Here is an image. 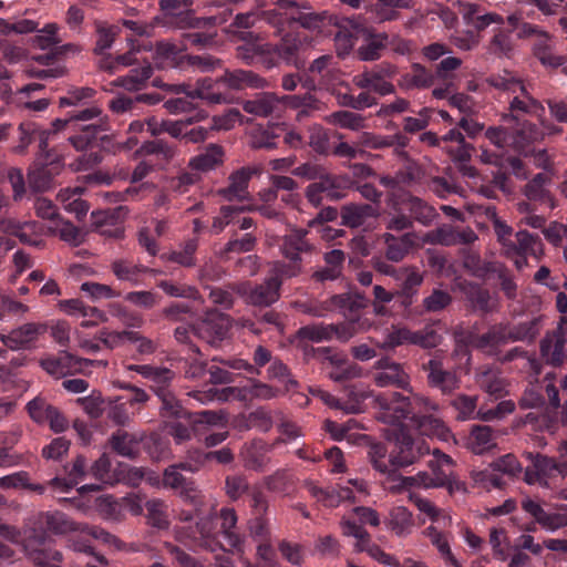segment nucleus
Wrapping results in <instances>:
<instances>
[{"label": "nucleus", "mask_w": 567, "mask_h": 567, "mask_svg": "<svg viewBox=\"0 0 567 567\" xmlns=\"http://www.w3.org/2000/svg\"><path fill=\"white\" fill-rule=\"evenodd\" d=\"M135 413L122 396L109 400L105 409L106 417L118 426L128 425Z\"/></svg>", "instance_id": "nucleus-51"}, {"label": "nucleus", "mask_w": 567, "mask_h": 567, "mask_svg": "<svg viewBox=\"0 0 567 567\" xmlns=\"http://www.w3.org/2000/svg\"><path fill=\"white\" fill-rule=\"evenodd\" d=\"M377 216V208L371 204H348L341 207V225L358 228L363 226L369 218Z\"/></svg>", "instance_id": "nucleus-38"}, {"label": "nucleus", "mask_w": 567, "mask_h": 567, "mask_svg": "<svg viewBox=\"0 0 567 567\" xmlns=\"http://www.w3.org/2000/svg\"><path fill=\"white\" fill-rule=\"evenodd\" d=\"M156 396L161 402L159 414L164 419H190V413L182 405L173 389L168 392H161V394Z\"/></svg>", "instance_id": "nucleus-46"}, {"label": "nucleus", "mask_w": 567, "mask_h": 567, "mask_svg": "<svg viewBox=\"0 0 567 567\" xmlns=\"http://www.w3.org/2000/svg\"><path fill=\"white\" fill-rule=\"evenodd\" d=\"M167 89L176 94H185V96L173 97L164 102V107L172 114L190 111L194 106L193 100L199 99L193 96L194 87L190 84H172Z\"/></svg>", "instance_id": "nucleus-44"}, {"label": "nucleus", "mask_w": 567, "mask_h": 567, "mask_svg": "<svg viewBox=\"0 0 567 567\" xmlns=\"http://www.w3.org/2000/svg\"><path fill=\"white\" fill-rule=\"evenodd\" d=\"M379 406L377 420L385 425H401L416 431L421 436L440 435L443 422L432 414L437 404L417 393H380L375 396Z\"/></svg>", "instance_id": "nucleus-2"}, {"label": "nucleus", "mask_w": 567, "mask_h": 567, "mask_svg": "<svg viewBox=\"0 0 567 567\" xmlns=\"http://www.w3.org/2000/svg\"><path fill=\"white\" fill-rule=\"evenodd\" d=\"M520 505L522 509L546 530L554 532L567 526V505H561L556 513L546 512L538 502L530 497H524Z\"/></svg>", "instance_id": "nucleus-23"}, {"label": "nucleus", "mask_w": 567, "mask_h": 567, "mask_svg": "<svg viewBox=\"0 0 567 567\" xmlns=\"http://www.w3.org/2000/svg\"><path fill=\"white\" fill-rule=\"evenodd\" d=\"M142 433H132L118 429L107 440L110 449L122 457L134 460L140 455Z\"/></svg>", "instance_id": "nucleus-26"}, {"label": "nucleus", "mask_w": 567, "mask_h": 567, "mask_svg": "<svg viewBox=\"0 0 567 567\" xmlns=\"http://www.w3.org/2000/svg\"><path fill=\"white\" fill-rule=\"evenodd\" d=\"M48 329L49 324L47 322H27L12 329L7 334L1 333L0 340L11 350H30Z\"/></svg>", "instance_id": "nucleus-16"}, {"label": "nucleus", "mask_w": 567, "mask_h": 567, "mask_svg": "<svg viewBox=\"0 0 567 567\" xmlns=\"http://www.w3.org/2000/svg\"><path fill=\"white\" fill-rule=\"evenodd\" d=\"M309 392L311 393L312 396L320 399L324 404H327L330 408L342 410L348 414H357L361 412L362 402L360 400L342 402L341 400L337 399L331 393L319 386L310 388Z\"/></svg>", "instance_id": "nucleus-56"}, {"label": "nucleus", "mask_w": 567, "mask_h": 567, "mask_svg": "<svg viewBox=\"0 0 567 567\" xmlns=\"http://www.w3.org/2000/svg\"><path fill=\"white\" fill-rule=\"evenodd\" d=\"M245 466L254 471H264L269 458L267 456V447L261 442H256L246 447L243 453Z\"/></svg>", "instance_id": "nucleus-60"}, {"label": "nucleus", "mask_w": 567, "mask_h": 567, "mask_svg": "<svg viewBox=\"0 0 567 567\" xmlns=\"http://www.w3.org/2000/svg\"><path fill=\"white\" fill-rule=\"evenodd\" d=\"M358 33H360V37L364 38V43L357 50L358 58L361 61H374L380 59L386 48L388 35L384 33H371L363 24H361L360 30L358 29Z\"/></svg>", "instance_id": "nucleus-33"}, {"label": "nucleus", "mask_w": 567, "mask_h": 567, "mask_svg": "<svg viewBox=\"0 0 567 567\" xmlns=\"http://www.w3.org/2000/svg\"><path fill=\"white\" fill-rule=\"evenodd\" d=\"M231 92L233 90L228 83V78L224 72L223 75L216 79L210 76L198 79L192 94L193 96H198L207 104H223L231 102Z\"/></svg>", "instance_id": "nucleus-18"}, {"label": "nucleus", "mask_w": 567, "mask_h": 567, "mask_svg": "<svg viewBox=\"0 0 567 567\" xmlns=\"http://www.w3.org/2000/svg\"><path fill=\"white\" fill-rule=\"evenodd\" d=\"M307 234V230L293 229L284 237L281 251L287 259L302 258V254L312 251L313 246L306 238Z\"/></svg>", "instance_id": "nucleus-39"}, {"label": "nucleus", "mask_w": 567, "mask_h": 567, "mask_svg": "<svg viewBox=\"0 0 567 567\" xmlns=\"http://www.w3.org/2000/svg\"><path fill=\"white\" fill-rule=\"evenodd\" d=\"M383 239L385 244L384 257L391 262L402 261L414 246V235L412 233L401 236L385 233Z\"/></svg>", "instance_id": "nucleus-36"}, {"label": "nucleus", "mask_w": 567, "mask_h": 567, "mask_svg": "<svg viewBox=\"0 0 567 567\" xmlns=\"http://www.w3.org/2000/svg\"><path fill=\"white\" fill-rule=\"evenodd\" d=\"M465 298L475 310L483 313H489L494 310L491 302V295L487 289H484L477 284L465 282L462 287Z\"/></svg>", "instance_id": "nucleus-48"}, {"label": "nucleus", "mask_w": 567, "mask_h": 567, "mask_svg": "<svg viewBox=\"0 0 567 567\" xmlns=\"http://www.w3.org/2000/svg\"><path fill=\"white\" fill-rule=\"evenodd\" d=\"M394 280L398 282L400 290L419 292V288L423 284L424 277L416 266L408 265L400 266L398 268V274L395 275Z\"/></svg>", "instance_id": "nucleus-55"}, {"label": "nucleus", "mask_w": 567, "mask_h": 567, "mask_svg": "<svg viewBox=\"0 0 567 567\" xmlns=\"http://www.w3.org/2000/svg\"><path fill=\"white\" fill-rule=\"evenodd\" d=\"M223 162V147L217 144H210L203 153L189 159L188 167L192 168L193 171H196L197 173H205L215 169L216 167L221 165Z\"/></svg>", "instance_id": "nucleus-41"}, {"label": "nucleus", "mask_w": 567, "mask_h": 567, "mask_svg": "<svg viewBox=\"0 0 567 567\" xmlns=\"http://www.w3.org/2000/svg\"><path fill=\"white\" fill-rule=\"evenodd\" d=\"M404 206L410 213L413 221L415 220L423 226L432 225V223L439 217V214L433 206L415 196L409 197L405 200Z\"/></svg>", "instance_id": "nucleus-47"}, {"label": "nucleus", "mask_w": 567, "mask_h": 567, "mask_svg": "<svg viewBox=\"0 0 567 567\" xmlns=\"http://www.w3.org/2000/svg\"><path fill=\"white\" fill-rule=\"evenodd\" d=\"M427 537L431 539V543L437 548L441 554V557L445 561L446 565L452 567H462V565L457 561L455 556L453 555L449 542L443 533L439 532L435 527L430 526L425 530Z\"/></svg>", "instance_id": "nucleus-62"}, {"label": "nucleus", "mask_w": 567, "mask_h": 567, "mask_svg": "<svg viewBox=\"0 0 567 567\" xmlns=\"http://www.w3.org/2000/svg\"><path fill=\"white\" fill-rule=\"evenodd\" d=\"M550 177L546 173L536 174L525 186L524 195L528 202H522L518 204L519 212H532V203L543 205L548 208L554 207V198L548 189L550 184Z\"/></svg>", "instance_id": "nucleus-22"}, {"label": "nucleus", "mask_w": 567, "mask_h": 567, "mask_svg": "<svg viewBox=\"0 0 567 567\" xmlns=\"http://www.w3.org/2000/svg\"><path fill=\"white\" fill-rule=\"evenodd\" d=\"M228 83L233 91H240L245 89H265L268 86V81L250 70L235 69L233 71H225Z\"/></svg>", "instance_id": "nucleus-43"}, {"label": "nucleus", "mask_w": 567, "mask_h": 567, "mask_svg": "<svg viewBox=\"0 0 567 567\" xmlns=\"http://www.w3.org/2000/svg\"><path fill=\"white\" fill-rule=\"evenodd\" d=\"M485 137L499 151H523L534 140V128L526 122H517L514 127H488Z\"/></svg>", "instance_id": "nucleus-7"}, {"label": "nucleus", "mask_w": 567, "mask_h": 567, "mask_svg": "<svg viewBox=\"0 0 567 567\" xmlns=\"http://www.w3.org/2000/svg\"><path fill=\"white\" fill-rule=\"evenodd\" d=\"M508 342H533L539 333L538 319L519 322L517 324L506 323Z\"/></svg>", "instance_id": "nucleus-52"}, {"label": "nucleus", "mask_w": 567, "mask_h": 567, "mask_svg": "<svg viewBox=\"0 0 567 567\" xmlns=\"http://www.w3.org/2000/svg\"><path fill=\"white\" fill-rule=\"evenodd\" d=\"M63 168L62 158L48 151L39 154L28 174L29 185L37 192L49 189Z\"/></svg>", "instance_id": "nucleus-10"}, {"label": "nucleus", "mask_w": 567, "mask_h": 567, "mask_svg": "<svg viewBox=\"0 0 567 567\" xmlns=\"http://www.w3.org/2000/svg\"><path fill=\"white\" fill-rule=\"evenodd\" d=\"M280 103V99L270 92H262L256 94L252 99L243 102V109L245 112L267 117L271 115Z\"/></svg>", "instance_id": "nucleus-40"}, {"label": "nucleus", "mask_w": 567, "mask_h": 567, "mask_svg": "<svg viewBox=\"0 0 567 567\" xmlns=\"http://www.w3.org/2000/svg\"><path fill=\"white\" fill-rule=\"evenodd\" d=\"M440 475L441 476H439V478H434L433 475L427 472H419L414 476H402L401 475V477L396 478L395 483H398L396 485L399 487H403V488H409L412 486L424 487V488L440 487V486L445 485L447 482V475L442 474V473Z\"/></svg>", "instance_id": "nucleus-54"}, {"label": "nucleus", "mask_w": 567, "mask_h": 567, "mask_svg": "<svg viewBox=\"0 0 567 567\" xmlns=\"http://www.w3.org/2000/svg\"><path fill=\"white\" fill-rule=\"evenodd\" d=\"M514 248V251H506V254H528L529 256H537V254L542 251V239L536 234L520 229L515 234Z\"/></svg>", "instance_id": "nucleus-57"}, {"label": "nucleus", "mask_w": 567, "mask_h": 567, "mask_svg": "<svg viewBox=\"0 0 567 567\" xmlns=\"http://www.w3.org/2000/svg\"><path fill=\"white\" fill-rule=\"evenodd\" d=\"M311 352L315 359L330 367L328 375L331 380L341 383L360 377L361 368L349 362L341 352L329 347L312 348Z\"/></svg>", "instance_id": "nucleus-11"}, {"label": "nucleus", "mask_w": 567, "mask_h": 567, "mask_svg": "<svg viewBox=\"0 0 567 567\" xmlns=\"http://www.w3.org/2000/svg\"><path fill=\"white\" fill-rule=\"evenodd\" d=\"M423 370L426 372L427 385L443 395H450L460 388V377L455 371L446 369L440 359H430L423 363Z\"/></svg>", "instance_id": "nucleus-19"}, {"label": "nucleus", "mask_w": 567, "mask_h": 567, "mask_svg": "<svg viewBox=\"0 0 567 567\" xmlns=\"http://www.w3.org/2000/svg\"><path fill=\"white\" fill-rule=\"evenodd\" d=\"M19 144L14 147V152L18 154H23L28 146L33 143H39V154H43L48 152V142L53 133L49 130H41V127L34 122H23L19 125Z\"/></svg>", "instance_id": "nucleus-29"}, {"label": "nucleus", "mask_w": 567, "mask_h": 567, "mask_svg": "<svg viewBox=\"0 0 567 567\" xmlns=\"http://www.w3.org/2000/svg\"><path fill=\"white\" fill-rule=\"evenodd\" d=\"M278 9L259 10L236 14L233 27L249 29L265 21L281 35L277 43H249L238 48V56L250 65H260L267 70L280 64L305 69L300 53L312 42L310 31L321 32L332 22V16L327 12L311 10L305 0H278Z\"/></svg>", "instance_id": "nucleus-1"}, {"label": "nucleus", "mask_w": 567, "mask_h": 567, "mask_svg": "<svg viewBox=\"0 0 567 567\" xmlns=\"http://www.w3.org/2000/svg\"><path fill=\"white\" fill-rule=\"evenodd\" d=\"M377 371L373 373V381L378 386H392L413 393L410 389V375L403 365L390 359H380L375 363Z\"/></svg>", "instance_id": "nucleus-20"}, {"label": "nucleus", "mask_w": 567, "mask_h": 567, "mask_svg": "<svg viewBox=\"0 0 567 567\" xmlns=\"http://www.w3.org/2000/svg\"><path fill=\"white\" fill-rule=\"evenodd\" d=\"M353 83L361 90H369L381 96L395 93V86L390 81L380 79V75L378 76L369 69L354 75Z\"/></svg>", "instance_id": "nucleus-42"}, {"label": "nucleus", "mask_w": 567, "mask_h": 567, "mask_svg": "<svg viewBox=\"0 0 567 567\" xmlns=\"http://www.w3.org/2000/svg\"><path fill=\"white\" fill-rule=\"evenodd\" d=\"M468 444L476 454H482L493 447L496 443L492 427L488 425H474L468 436Z\"/></svg>", "instance_id": "nucleus-58"}, {"label": "nucleus", "mask_w": 567, "mask_h": 567, "mask_svg": "<svg viewBox=\"0 0 567 567\" xmlns=\"http://www.w3.org/2000/svg\"><path fill=\"white\" fill-rule=\"evenodd\" d=\"M434 73L420 63H414L410 72L401 76L400 85L403 89H426L434 84Z\"/></svg>", "instance_id": "nucleus-45"}, {"label": "nucleus", "mask_w": 567, "mask_h": 567, "mask_svg": "<svg viewBox=\"0 0 567 567\" xmlns=\"http://www.w3.org/2000/svg\"><path fill=\"white\" fill-rule=\"evenodd\" d=\"M266 488L272 493L289 494L295 489L296 477L291 470L279 468L264 478Z\"/></svg>", "instance_id": "nucleus-49"}, {"label": "nucleus", "mask_w": 567, "mask_h": 567, "mask_svg": "<svg viewBox=\"0 0 567 567\" xmlns=\"http://www.w3.org/2000/svg\"><path fill=\"white\" fill-rule=\"evenodd\" d=\"M451 405L457 412L456 419L461 421L476 419L477 396L467 394H457Z\"/></svg>", "instance_id": "nucleus-64"}, {"label": "nucleus", "mask_w": 567, "mask_h": 567, "mask_svg": "<svg viewBox=\"0 0 567 567\" xmlns=\"http://www.w3.org/2000/svg\"><path fill=\"white\" fill-rule=\"evenodd\" d=\"M514 50L512 30L498 28L489 41L488 52L496 56L509 58Z\"/></svg>", "instance_id": "nucleus-61"}, {"label": "nucleus", "mask_w": 567, "mask_h": 567, "mask_svg": "<svg viewBox=\"0 0 567 567\" xmlns=\"http://www.w3.org/2000/svg\"><path fill=\"white\" fill-rule=\"evenodd\" d=\"M252 171L248 167H241L228 177L229 184L219 188L217 194L225 200H244L248 196V184L252 176Z\"/></svg>", "instance_id": "nucleus-30"}, {"label": "nucleus", "mask_w": 567, "mask_h": 567, "mask_svg": "<svg viewBox=\"0 0 567 567\" xmlns=\"http://www.w3.org/2000/svg\"><path fill=\"white\" fill-rule=\"evenodd\" d=\"M220 520V532L233 548V550L243 556L245 554L246 536L240 534L237 528L238 517L234 508L224 507L218 513Z\"/></svg>", "instance_id": "nucleus-25"}, {"label": "nucleus", "mask_w": 567, "mask_h": 567, "mask_svg": "<svg viewBox=\"0 0 567 567\" xmlns=\"http://www.w3.org/2000/svg\"><path fill=\"white\" fill-rule=\"evenodd\" d=\"M248 305L268 308L280 298L281 282L277 277H268L261 284L240 282L233 286Z\"/></svg>", "instance_id": "nucleus-9"}, {"label": "nucleus", "mask_w": 567, "mask_h": 567, "mask_svg": "<svg viewBox=\"0 0 567 567\" xmlns=\"http://www.w3.org/2000/svg\"><path fill=\"white\" fill-rule=\"evenodd\" d=\"M384 435L394 441L390 452L383 444H373L369 450L370 462L375 471L389 481L396 482L401 477L400 468L410 466L430 454V446L421 436H414L406 426L386 425Z\"/></svg>", "instance_id": "nucleus-4"}, {"label": "nucleus", "mask_w": 567, "mask_h": 567, "mask_svg": "<svg viewBox=\"0 0 567 567\" xmlns=\"http://www.w3.org/2000/svg\"><path fill=\"white\" fill-rule=\"evenodd\" d=\"M324 266L318 267L310 276L316 284L334 281L342 276L346 254L340 249H332L323 254Z\"/></svg>", "instance_id": "nucleus-27"}, {"label": "nucleus", "mask_w": 567, "mask_h": 567, "mask_svg": "<svg viewBox=\"0 0 567 567\" xmlns=\"http://www.w3.org/2000/svg\"><path fill=\"white\" fill-rule=\"evenodd\" d=\"M152 74L153 68L151 63H145L141 68L132 69L127 74L118 76L116 82L127 91H140L145 86Z\"/></svg>", "instance_id": "nucleus-50"}, {"label": "nucleus", "mask_w": 567, "mask_h": 567, "mask_svg": "<svg viewBox=\"0 0 567 567\" xmlns=\"http://www.w3.org/2000/svg\"><path fill=\"white\" fill-rule=\"evenodd\" d=\"M92 539L109 545H116L118 542L114 535L99 526H85L81 529L80 534H74L69 538V547L74 551L83 553L89 556V560L85 565L93 563L99 567H109V561L105 557L93 553Z\"/></svg>", "instance_id": "nucleus-8"}, {"label": "nucleus", "mask_w": 567, "mask_h": 567, "mask_svg": "<svg viewBox=\"0 0 567 567\" xmlns=\"http://www.w3.org/2000/svg\"><path fill=\"white\" fill-rule=\"evenodd\" d=\"M359 326L358 319H350L339 324H308L298 330V336L301 339H307L313 342L329 341L333 337L346 342L358 332Z\"/></svg>", "instance_id": "nucleus-12"}, {"label": "nucleus", "mask_w": 567, "mask_h": 567, "mask_svg": "<svg viewBox=\"0 0 567 567\" xmlns=\"http://www.w3.org/2000/svg\"><path fill=\"white\" fill-rule=\"evenodd\" d=\"M476 383L482 390L495 399H501L506 393V382L501 373L489 364L481 365L476 371Z\"/></svg>", "instance_id": "nucleus-35"}, {"label": "nucleus", "mask_w": 567, "mask_h": 567, "mask_svg": "<svg viewBox=\"0 0 567 567\" xmlns=\"http://www.w3.org/2000/svg\"><path fill=\"white\" fill-rule=\"evenodd\" d=\"M540 354L547 364L561 367L567 355V318L560 320L558 327L547 332L539 344Z\"/></svg>", "instance_id": "nucleus-15"}, {"label": "nucleus", "mask_w": 567, "mask_h": 567, "mask_svg": "<svg viewBox=\"0 0 567 567\" xmlns=\"http://www.w3.org/2000/svg\"><path fill=\"white\" fill-rule=\"evenodd\" d=\"M460 13L465 23L473 27L477 31L485 30L492 23L503 24L504 18L495 12L482 13V9L475 3L460 2Z\"/></svg>", "instance_id": "nucleus-34"}, {"label": "nucleus", "mask_w": 567, "mask_h": 567, "mask_svg": "<svg viewBox=\"0 0 567 567\" xmlns=\"http://www.w3.org/2000/svg\"><path fill=\"white\" fill-rule=\"evenodd\" d=\"M214 534L213 520L210 517L199 518L195 525L183 527L178 532V540L189 547H207Z\"/></svg>", "instance_id": "nucleus-28"}, {"label": "nucleus", "mask_w": 567, "mask_h": 567, "mask_svg": "<svg viewBox=\"0 0 567 567\" xmlns=\"http://www.w3.org/2000/svg\"><path fill=\"white\" fill-rule=\"evenodd\" d=\"M216 33L188 31L182 34L181 44L169 41H159L155 49V61L159 68H178L183 60L187 58L185 51L189 48L204 49L215 43ZM188 62L200 68L203 71L214 69L219 64V60L212 55H189Z\"/></svg>", "instance_id": "nucleus-5"}, {"label": "nucleus", "mask_w": 567, "mask_h": 567, "mask_svg": "<svg viewBox=\"0 0 567 567\" xmlns=\"http://www.w3.org/2000/svg\"><path fill=\"white\" fill-rule=\"evenodd\" d=\"M515 94L509 102V112L514 120L518 121L519 115H534L537 117L545 115L544 105L532 96L524 83L523 89H518Z\"/></svg>", "instance_id": "nucleus-31"}, {"label": "nucleus", "mask_w": 567, "mask_h": 567, "mask_svg": "<svg viewBox=\"0 0 567 567\" xmlns=\"http://www.w3.org/2000/svg\"><path fill=\"white\" fill-rule=\"evenodd\" d=\"M308 76L303 81V86L308 90L326 89L333 84L337 79V64L334 58L324 54L311 62L308 70Z\"/></svg>", "instance_id": "nucleus-21"}, {"label": "nucleus", "mask_w": 567, "mask_h": 567, "mask_svg": "<svg viewBox=\"0 0 567 567\" xmlns=\"http://www.w3.org/2000/svg\"><path fill=\"white\" fill-rule=\"evenodd\" d=\"M163 101L159 93H141L135 96L120 95L110 101V109L115 113L134 112L140 104L155 105Z\"/></svg>", "instance_id": "nucleus-37"}, {"label": "nucleus", "mask_w": 567, "mask_h": 567, "mask_svg": "<svg viewBox=\"0 0 567 567\" xmlns=\"http://www.w3.org/2000/svg\"><path fill=\"white\" fill-rule=\"evenodd\" d=\"M25 409L34 423L49 425L54 433H63L70 426V422L63 412L42 396H35L29 401Z\"/></svg>", "instance_id": "nucleus-13"}, {"label": "nucleus", "mask_w": 567, "mask_h": 567, "mask_svg": "<svg viewBox=\"0 0 567 567\" xmlns=\"http://www.w3.org/2000/svg\"><path fill=\"white\" fill-rule=\"evenodd\" d=\"M413 526L412 513L404 506H395L390 512L389 527L398 536H404Z\"/></svg>", "instance_id": "nucleus-59"}, {"label": "nucleus", "mask_w": 567, "mask_h": 567, "mask_svg": "<svg viewBox=\"0 0 567 567\" xmlns=\"http://www.w3.org/2000/svg\"><path fill=\"white\" fill-rule=\"evenodd\" d=\"M112 271L120 280L130 281L132 285H140L143 274L152 271L146 266L135 265L128 260H115L112 262Z\"/></svg>", "instance_id": "nucleus-53"}, {"label": "nucleus", "mask_w": 567, "mask_h": 567, "mask_svg": "<svg viewBox=\"0 0 567 567\" xmlns=\"http://www.w3.org/2000/svg\"><path fill=\"white\" fill-rule=\"evenodd\" d=\"M96 106L74 110L68 113L66 118H56L52 122L53 133L73 126L78 132L69 137V142L76 151L90 150L89 155L80 157V169H90L102 161L96 150L111 151L112 136L107 134L109 123Z\"/></svg>", "instance_id": "nucleus-3"}, {"label": "nucleus", "mask_w": 567, "mask_h": 567, "mask_svg": "<svg viewBox=\"0 0 567 567\" xmlns=\"http://www.w3.org/2000/svg\"><path fill=\"white\" fill-rule=\"evenodd\" d=\"M506 333V323H495L486 332L471 336L470 343L484 353L497 355L501 348L508 343Z\"/></svg>", "instance_id": "nucleus-24"}, {"label": "nucleus", "mask_w": 567, "mask_h": 567, "mask_svg": "<svg viewBox=\"0 0 567 567\" xmlns=\"http://www.w3.org/2000/svg\"><path fill=\"white\" fill-rule=\"evenodd\" d=\"M107 364V360L80 358L65 350L59 351L56 355H47L40 360V367L58 379L76 373L87 374L90 368H106Z\"/></svg>", "instance_id": "nucleus-6"}, {"label": "nucleus", "mask_w": 567, "mask_h": 567, "mask_svg": "<svg viewBox=\"0 0 567 567\" xmlns=\"http://www.w3.org/2000/svg\"><path fill=\"white\" fill-rule=\"evenodd\" d=\"M64 468L66 477H54L49 481V485L53 491L68 493L84 480L87 468L85 456L78 455L73 463L71 465H66Z\"/></svg>", "instance_id": "nucleus-32"}, {"label": "nucleus", "mask_w": 567, "mask_h": 567, "mask_svg": "<svg viewBox=\"0 0 567 567\" xmlns=\"http://www.w3.org/2000/svg\"><path fill=\"white\" fill-rule=\"evenodd\" d=\"M58 30L59 25L56 23H48L42 29L37 28L38 33L31 39L32 45L41 50L59 47L61 40L58 37Z\"/></svg>", "instance_id": "nucleus-63"}, {"label": "nucleus", "mask_w": 567, "mask_h": 567, "mask_svg": "<svg viewBox=\"0 0 567 567\" xmlns=\"http://www.w3.org/2000/svg\"><path fill=\"white\" fill-rule=\"evenodd\" d=\"M230 328V318L216 311L208 312L206 317L193 324L194 336L205 341L212 348H219L227 339Z\"/></svg>", "instance_id": "nucleus-14"}, {"label": "nucleus", "mask_w": 567, "mask_h": 567, "mask_svg": "<svg viewBox=\"0 0 567 567\" xmlns=\"http://www.w3.org/2000/svg\"><path fill=\"white\" fill-rule=\"evenodd\" d=\"M198 468L189 462H181L169 465L163 472V486L165 488L179 489L181 496L186 501L195 503L198 491L193 480L182 474V471L196 472Z\"/></svg>", "instance_id": "nucleus-17"}]
</instances>
